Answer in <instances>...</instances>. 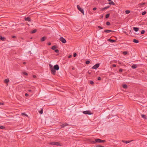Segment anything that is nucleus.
Wrapping results in <instances>:
<instances>
[{"label": "nucleus", "mask_w": 147, "mask_h": 147, "mask_svg": "<svg viewBox=\"0 0 147 147\" xmlns=\"http://www.w3.org/2000/svg\"><path fill=\"white\" fill-rule=\"evenodd\" d=\"M106 142L105 140H100L99 139L96 138L95 139V141H93L92 142L93 144H95L96 143H104Z\"/></svg>", "instance_id": "obj_1"}, {"label": "nucleus", "mask_w": 147, "mask_h": 147, "mask_svg": "<svg viewBox=\"0 0 147 147\" xmlns=\"http://www.w3.org/2000/svg\"><path fill=\"white\" fill-rule=\"evenodd\" d=\"M50 145H55L57 146H61V144L59 143L58 142H50L49 144Z\"/></svg>", "instance_id": "obj_2"}, {"label": "nucleus", "mask_w": 147, "mask_h": 147, "mask_svg": "<svg viewBox=\"0 0 147 147\" xmlns=\"http://www.w3.org/2000/svg\"><path fill=\"white\" fill-rule=\"evenodd\" d=\"M77 8L78 10L80 12H81L82 13L83 15H84V12L83 9L80 7V6L78 5H77Z\"/></svg>", "instance_id": "obj_3"}, {"label": "nucleus", "mask_w": 147, "mask_h": 147, "mask_svg": "<svg viewBox=\"0 0 147 147\" xmlns=\"http://www.w3.org/2000/svg\"><path fill=\"white\" fill-rule=\"evenodd\" d=\"M59 40L63 43H65L66 42V40L63 37H60Z\"/></svg>", "instance_id": "obj_4"}, {"label": "nucleus", "mask_w": 147, "mask_h": 147, "mask_svg": "<svg viewBox=\"0 0 147 147\" xmlns=\"http://www.w3.org/2000/svg\"><path fill=\"white\" fill-rule=\"evenodd\" d=\"M83 113L85 114H88V115H91L92 113H91V112L90 111H84L82 112Z\"/></svg>", "instance_id": "obj_5"}, {"label": "nucleus", "mask_w": 147, "mask_h": 147, "mask_svg": "<svg viewBox=\"0 0 147 147\" xmlns=\"http://www.w3.org/2000/svg\"><path fill=\"white\" fill-rule=\"evenodd\" d=\"M99 66V63H97L95 65L92 67V68L93 69H96Z\"/></svg>", "instance_id": "obj_6"}, {"label": "nucleus", "mask_w": 147, "mask_h": 147, "mask_svg": "<svg viewBox=\"0 0 147 147\" xmlns=\"http://www.w3.org/2000/svg\"><path fill=\"white\" fill-rule=\"evenodd\" d=\"M53 68L56 70H58L59 69V67L58 65L56 64L54 66Z\"/></svg>", "instance_id": "obj_7"}, {"label": "nucleus", "mask_w": 147, "mask_h": 147, "mask_svg": "<svg viewBox=\"0 0 147 147\" xmlns=\"http://www.w3.org/2000/svg\"><path fill=\"white\" fill-rule=\"evenodd\" d=\"M51 73L53 74V75H55L56 73V71L55 69H54L53 68H52L51 69Z\"/></svg>", "instance_id": "obj_8"}, {"label": "nucleus", "mask_w": 147, "mask_h": 147, "mask_svg": "<svg viewBox=\"0 0 147 147\" xmlns=\"http://www.w3.org/2000/svg\"><path fill=\"white\" fill-rule=\"evenodd\" d=\"M9 80L8 79H5L4 80V82L5 83L7 84V85L8 84L7 83L9 82Z\"/></svg>", "instance_id": "obj_9"}, {"label": "nucleus", "mask_w": 147, "mask_h": 147, "mask_svg": "<svg viewBox=\"0 0 147 147\" xmlns=\"http://www.w3.org/2000/svg\"><path fill=\"white\" fill-rule=\"evenodd\" d=\"M69 125L66 123H65L64 124H63L62 125H61V127L63 128L64 127H65L67 126L68 125Z\"/></svg>", "instance_id": "obj_10"}, {"label": "nucleus", "mask_w": 147, "mask_h": 147, "mask_svg": "<svg viewBox=\"0 0 147 147\" xmlns=\"http://www.w3.org/2000/svg\"><path fill=\"white\" fill-rule=\"evenodd\" d=\"M133 141V140H130L129 141H125L124 140H122V142H123L125 143L126 144H127V143L130 142H131V141Z\"/></svg>", "instance_id": "obj_11"}, {"label": "nucleus", "mask_w": 147, "mask_h": 147, "mask_svg": "<svg viewBox=\"0 0 147 147\" xmlns=\"http://www.w3.org/2000/svg\"><path fill=\"white\" fill-rule=\"evenodd\" d=\"M113 32V31H112L111 30H106L104 31V32L106 33H109L110 32Z\"/></svg>", "instance_id": "obj_12"}, {"label": "nucleus", "mask_w": 147, "mask_h": 147, "mask_svg": "<svg viewBox=\"0 0 147 147\" xmlns=\"http://www.w3.org/2000/svg\"><path fill=\"white\" fill-rule=\"evenodd\" d=\"M145 3H140V4H139L138 5V7H142V6L145 5Z\"/></svg>", "instance_id": "obj_13"}, {"label": "nucleus", "mask_w": 147, "mask_h": 147, "mask_svg": "<svg viewBox=\"0 0 147 147\" xmlns=\"http://www.w3.org/2000/svg\"><path fill=\"white\" fill-rule=\"evenodd\" d=\"M108 41L110 42H115L116 40H114L109 39H108Z\"/></svg>", "instance_id": "obj_14"}, {"label": "nucleus", "mask_w": 147, "mask_h": 147, "mask_svg": "<svg viewBox=\"0 0 147 147\" xmlns=\"http://www.w3.org/2000/svg\"><path fill=\"white\" fill-rule=\"evenodd\" d=\"M142 117L145 119H147V116L144 115H141Z\"/></svg>", "instance_id": "obj_15"}, {"label": "nucleus", "mask_w": 147, "mask_h": 147, "mask_svg": "<svg viewBox=\"0 0 147 147\" xmlns=\"http://www.w3.org/2000/svg\"><path fill=\"white\" fill-rule=\"evenodd\" d=\"M0 39L2 41H5V40L6 38H5L3 37L0 35Z\"/></svg>", "instance_id": "obj_16"}, {"label": "nucleus", "mask_w": 147, "mask_h": 147, "mask_svg": "<svg viewBox=\"0 0 147 147\" xmlns=\"http://www.w3.org/2000/svg\"><path fill=\"white\" fill-rule=\"evenodd\" d=\"M46 37L45 36L43 37L41 39V41L42 42H43L45 41L46 39Z\"/></svg>", "instance_id": "obj_17"}, {"label": "nucleus", "mask_w": 147, "mask_h": 147, "mask_svg": "<svg viewBox=\"0 0 147 147\" xmlns=\"http://www.w3.org/2000/svg\"><path fill=\"white\" fill-rule=\"evenodd\" d=\"M133 29L135 31L137 32L139 30V28L137 27H134Z\"/></svg>", "instance_id": "obj_18"}, {"label": "nucleus", "mask_w": 147, "mask_h": 147, "mask_svg": "<svg viewBox=\"0 0 147 147\" xmlns=\"http://www.w3.org/2000/svg\"><path fill=\"white\" fill-rule=\"evenodd\" d=\"M25 20L29 22L31 20L30 18L29 17H28L27 18H25Z\"/></svg>", "instance_id": "obj_19"}, {"label": "nucleus", "mask_w": 147, "mask_h": 147, "mask_svg": "<svg viewBox=\"0 0 147 147\" xmlns=\"http://www.w3.org/2000/svg\"><path fill=\"white\" fill-rule=\"evenodd\" d=\"M133 42L135 43H138L139 42V41L138 40L135 39H134L133 40Z\"/></svg>", "instance_id": "obj_20"}, {"label": "nucleus", "mask_w": 147, "mask_h": 147, "mask_svg": "<svg viewBox=\"0 0 147 147\" xmlns=\"http://www.w3.org/2000/svg\"><path fill=\"white\" fill-rule=\"evenodd\" d=\"M37 31V30L36 29H34L31 32V34H33L35 33Z\"/></svg>", "instance_id": "obj_21"}, {"label": "nucleus", "mask_w": 147, "mask_h": 147, "mask_svg": "<svg viewBox=\"0 0 147 147\" xmlns=\"http://www.w3.org/2000/svg\"><path fill=\"white\" fill-rule=\"evenodd\" d=\"M131 67L133 69H135L137 67V66L136 65H133Z\"/></svg>", "instance_id": "obj_22"}, {"label": "nucleus", "mask_w": 147, "mask_h": 147, "mask_svg": "<svg viewBox=\"0 0 147 147\" xmlns=\"http://www.w3.org/2000/svg\"><path fill=\"white\" fill-rule=\"evenodd\" d=\"M57 48V46L56 45L53 46L51 48V49L52 50H55V49Z\"/></svg>", "instance_id": "obj_23"}, {"label": "nucleus", "mask_w": 147, "mask_h": 147, "mask_svg": "<svg viewBox=\"0 0 147 147\" xmlns=\"http://www.w3.org/2000/svg\"><path fill=\"white\" fill-rule=\"evenodd\" d=\"M109 4L110 5H114L115 3L113 1H111L110 2Z\"/></svg>", "instance_id": "obj_24"}, {"label": "nucleus", "mask_w": 147, "mask_h": 147, "mask_svg": "<svg viewBox=\"0 0 147 147\" xmlns=\"http://www.w3.org/2000/svg\"><path fill=\"white\" fill-rule=\"evenodd\" d=\"M125 13L126 14H128L130 13V11L128 10H126L125 11Z\"/></svg>", "instance_id": "obj_25"}, {"label": "nucleus", "mask_w": 147, "mask_h": 147, "mask_svg": "<svg viewBox=\"0 0 147 147\" xmlns=\"http://www.w3.org/2000/svg\"><path fill=\"white\" fill-rule=\"evenodd\" d=\"M123 87L124 88H127V86L126 84H124L123 86Z\"/></svg>", "instance_id": "obj_26"}, {"label": "nucleus", "mask_w": 147, "mask_h": 147, "mask_svg": "<svg viewBox=\"0 0 147 147\" xmlns=\"http://www.w3.org/2000/svg\"><path fill=\"white\" fill-rule=\"evenodd\" d=\"M109 16H110V14L108 13V14H107L106 16V17H105L106 18H108L109 17Z\"/></svg>", "instance_id": "obj_27"}, {"label": "nucleus", "mask_w": 147, "mask_h": 147, "mask_svg": "<svg viewBox=\"0 0 147 147\" xmlns=\"http://www.w3.org/2000/svg\"><path fill=\"white\" fill-rule=\"evenodd\" d=\"M39 113L40 114H42L43 113V109H42L41 110L39 111Z\"/></svg>", "instance_id": "obj_28"}, {"label": "nucleus", "mask_w": 147, "mask_h": 147, "mask_svg": "<svg viewBox=\"0 0 147 147\" xmlns=\"http://www.w3.org/2000/svg\"><path fill=\"white\" fill-rule=\"evenodd\" d=\"M35 89V88L33 86L31 87V90H32V91H34Z\"/></svg>", "instance_id": "obj_29"}, {"label": "nucleus", "mask_w": 147, "mask_h": 147, "mask_svg": "<svg viewBox=\"0 0 147 147\" xmlns=\"http://www.w3.org/2000/svg\"><path fill=\"white\" fill-rule=\"evenodd\" d=\"M107 9L106 8V7H104V8H102L101 9V10L102 11H103L104 10H105V9Z\"/></svg>", "instance_id": "obj_30"}, {"label": "nucleus", "mask_w": 147, "mask_h": 147, "mask_svg": "<svg viewBox=\"0 0 147 147\" xmlns=\"http://www.w3.org/2000/svg\"><path fill=\"white\" fill-rule=\"evenodd\" d=\"M90 63V61H88H88H87L86 62V64H88Z\"/></svg>", "instance_id": "obj_31"}, {"label": "nucleus", "mask_w": 147, "mask_h": 147, "mask_svg": "<svg viewBox=\"0 0 147 147\" xmlns=\"http://www.w3.org/2000/svg\"><path fill=\"white\" fill-rule=\"evenodd\" d=\"M127 53V51H124L123 52V54H124V55H126Z\"/></svg>", "instance_id": "obj_32"}, {"label": "nucleus", "mask_w": 147, "mask_h": 147, "mask_svg": "<svg viewBox=\"0 0 147 147\" xmlns=\"http://www.w3.org/2000/svg\"><path fill=\"white\" fill-rule=\"evenodd\" d=\"M49 65V66H50V69H51L52 68H53V67L52 65H51V64H50Z\"/></svg>", "instance_id": "obj_33"}, {"label": "nucleus", "mask_w": 147, "mask_h": 147, "mask_svg": "<svg viewBox=\"0 0 147 147\" xmlns=\"http://www.w3.org/2000/svg\"><path fill=\"white\" fill-rule=\"evenodd\" d=\"M146 13V12L145 11H144L142 12V15H144Z\"/></svg>", "instance_id": "obj_34"}, {"label": "nucleus", "mask_w": 147, "mask_h": 147, "mask_svg": "<svg viewBox=\"0 0 147 147\" xmlns=\"http://www.w3.org/2000/svg\"><path fill=\"white\" fill-rule=\"evenodd\" d=\"M23 74L25 75H26V76L28 75V74L27 73H26V72H23Z\"/></svg>", "instance_id": "obj_35"}, {"label": "nucleus", "mask_w": 147, "mask_h": 147, "mask_svg": "<svg viewBox=\"0 0 147 147\" xmlns=\"http://www.w3.org/2000/svg\"><path fill=\"white\" fill-rule=\"evenodd\" d=\"M145 32V31L144 30H142L141 32V34H143Z\"/></svg>", "instance_id": "obj_36"}, {"label": "nucleus", "mask_w": 147, "mask_h": 147, "mask_svg": "<svg viewBox=\"0 0 147 147\" xmlns=\"http://www.w3.org/2000/svg\"><path fill=\"white\" fill-rule=\"evenodd\" d=\"M106 24L107 26H109L110 25V22H106Z\"/></svg>", "instance_id": "obj_37"}, {"label": "nucleus", "mask_w": 147, "mask_h": 147, "mask_svg": "<svg viewBox=\"0 0 147 147\" xmlns=\"http://www.w3.org/2000/svg\"><path fill=\"white\" fill-rule=\"evenodd\" d=\"M5 128V127L3 126H0V129H3Z\"/></svg>", "instance_id": "obj_38"}, {"label": "nucleus", "mask_w": 147, "mask_h": 147, "mask_svg": "<svg viewBox=\"0 0 147 147\" xmlns=\"http://www.w3.org/2000/svg\"><path fill=\"white\" fill-rule=\"evenodd\" d=\"M96 147H105L104 146H100V145H97L96 146Z\"/></svg>", "instance_id": "obj_39"}, {"label": "nucleus", "mask_w": 147, "mask_h": 147, "mask_svg": "<svg viewBox=\"0 0 147 147\" xmlns=\"http://www.w3.org/2000/svg\"><path fill=\"white\" fill-rule=\"evenodd\" d=\"M55 52L57 53H58L59 52V50L58 49H56L55 50Z\"/></svg>", "instance_id": "obj_40"}, {"label": "nucleus", "mask_w": 147, "mask_h": 147, "mask_svg": "<svg viewBox=\"0 0 147 147\" xmlns=\"http://www.w3.org/2000/svg\"><path fill=\"white\" fill-rule=\"evenodd\" d=\"M90 83L91 84H94V82L92 81H90Z\"/></svg>", "instance_id": "obj_41"}, {"label": "nucleus", "mask_w": 147, "mask_h": 147, "mask_svg": "<svg viewBox=\"0 0 147 147\" xmlns=\"http://www.w3.org/2000/svg\"><path fill=\"white\" fill-rule=\"evenodd\" d=\"M98 28H100V29H102L103 28L102 27H101V26H98Z\"/></svg>", "instance_id": "obj_42"}, {"label": "nucleus", "mask_w": 147, "mask_h": 147, "mask_svg": "<svg viewBox=\"0 0 147 147\" xmlns=\"http://www.w3.org/2000/svg\"><path fill=\"white\" fill-rule=\"evenodd\" d=\"M98 80H101V78L100 77H98Z\"/></svg>", "instance_id": "obj_43"}, {"label": "nucleus", "mask_w": 147, "mask_h": 147, "mask_svg": "<svg viewBox=\"0 0 147 147\" xmlns=\"http://www.w3.org/2000/svg\"><path fill=\"white\" fill-rule=\"evenodd\" d=\"M123 71V69H119V71L120 72H122Z\"/></svg>", "instance_id": "obj_44"}, {"label": "nucleus", "mask_w": 147, "mask_h": 147, "mask_svg": "<svg viewBox=\"0 0 147 147\" xmlns=\"http://www.w3.org/2000/svg\"><path fill=\"white\" fill-rule=\"evenodd\" d=\"M112 65L113 67H116V65L115 64H113Z\"/></svg>", "instance_id": "obj_45"}, {"label": "nucleus", "mask_w": 147, "mask_h": 147, "mask_svg": "<svg viewBox=\"0 0 147 147\" xmlns=\"http://www.w3.org/2000/svg\"><path fill=\"white\" fill-rule=\"evenodd\" d=\"M110 7V6L108 5V6L106 7V9H107L109 8V7Z\"/></svg>", "instance_id": "obj_46"}, {"label": "nucleus", "mask_w": 147, "mask_h": 147, "mask_svg": "<svg viewBox=\"0 0 147 147\" xmlns=\"http://www.w3.org/2000/svg\"><path fill=\"white\" fill-rule=\"evenodd\" d=\"M77 55V54L76 53H74V57H75Z\"/></svg>", "instance_id": "obj_47"}, {"label": "nucleus", "mask_w": 147, "mask_h": 147, "mask_svg": "<svg viewBox=\"0 0 147 147\" xmlns=\"http://www.w3.org/2000/svg\"><path fill=\"white\" fill-rule=\"evenodd\" d=\"M28 91L30 92H33L32 90L31 89L28 90Z\"/></svg>", "instance_id": "obj_48"}, {"label": "nucleus", "mask_w": 147, "mask_h": 147, "mask_svg": "<svg viewBox=\"0 0 147 147\" xmlns=\"http://www.w3.org/2000/svg\"><path fill=\"white\" fill-rule=\"evenodd\" d=\"M22 115H25L26 116H27H27H28L26 114H25V113H22Z\"/></svg>", "instance_id": "obj_49"}, {"label": "nucleus", "mask_w": 147, "mask_h": 147, "mask_svg": "<svg viewBox=\"0 0 147 147\" xmlns=\"http://www.w3.org/2000/svg\"><path fill=\"white\" fill-rule=\"evenodd\" d=\"M51 44V43L50 42H48V43H47V45H50Z\"/></svg>", "instance_id": "obj_50"}, {"label": "nucleus", "mask_w": 147, "mask_h": 147, "mask_svg": "<svg viewBox=\"0 0 147 147\" xmlns=\"http://www.w3.org/2000/svg\"><path fill=\"white\" fill-rule=\"evenodd\" d=\"M96 7H94L93 9V10L94 11V10H96Z\"/></svg>", "instance_id": "obj_51"}, {"label": "nucleus", "mask_w": 147, "mask_h": 147, "mask_svg": "<svg viewBox=\"0 0 147 147\" xmlns=\"http://www.w3.org/2000/svg\"><path fill=\"white\" fill-rule=\"evenodd\" d=\"M12 37L13 38H16V37L15 36H13Z\"/></svg>", "instance_id": "obj_52"}, {"label": "nucleus", "mask_w": 147, "mask_h": 147, "mask_svg": "<svg viewBox=\"0 0 147 147\" xmlns=\"http://www.w3.org/2000/svg\"><path fill=\"white\" fill-rule=\"evenodd\" d=\"M25 95L26 96H28V94L27 93H26L25 94Z\"/></svg>", "instance_id": "obj_53"}, {"label": "nucleus", "mask_w": 147, "mask_h": 147, "mask_svg": "<svg viewBox=\"0 0 147 147\" xmlns=\"http://www.w3.org/2000/svg\"><path fill=\"white\" fill-rule=\"evenodd\" d=\"M72 57V55H69V56H68V58H71V57Z\"/></svg>", "instance_id": "obj_54"}, {"label": "nucleus", "mask_w": 147, "mask_h": 147, "mask_svg": "<svg viewBox=\"0 0 147 147\" xmlns=\"http://www.w3.org/2000/svg\"><path fill=\"white\" fill-rule=\"evenodd\" d=\"M3 103L0 102V105H3Z\"/></svg>", "instance_id": "obj_55"}, {"label": "nucleus", "mask_w": 147, "mask_h": 147, "mask_svg": "<svg viewBox=\"0 0 147 147\" xmlns=\"http://www.w3.org/2000/svg\"><path fill=\"white\" fill-rule=\"evenodd\" d=\"M23 63L25 65V64H26V62H23Z\"/></svg>", "instance_id": "obj_56"}, {"label": "nucleus", "mask_w": 147, "mask_h": 147, "mask_svg": "<svg viewBox=\"0 0 147 147\" xmlns=\"http://www.w3.org/2000/svg\"><path fill=\"white\" fill-rule=\"evenodd\" d=\"M36 77V76H35V75H34V76H33V78H35Z\"/></svg>", "instance_id": "obj_57"}, {"label": "nucleus", "mask_w": 147, "mask_h": 147, "mask_svg": "<svg viewBox=\"0 0 147 147\" xmlns=\"http://www.w3.org/2000/svg\"><path fill=\"white\" fill-rule=\"evenodd\" d=\"M109 1H111V0H108Z\"/></svg>", "instance_id": "obj_58"}, {"label": "nucleus", "mask_w": 147, "mask_h": 147, "mask_svg": "<svg viewBox=\"0 0 147 147\" xmlns=\"http://www.w3.org/2000/svg\"><path fill=\"white\" fill-rule=\"evenodd\" d=\"M72 69H74V67H73L72 68Z\"/></svg>", "instance_id": "obj_59"}, {"label": "nucleus", "mask_w": 147, "mask_h": 147, "mask_svg": "<svg viewBox=\"0 0 147 147\" xmlns=\"http://www.w3.org/2000/svg\"><path fill=\"white\" fill-rule=\"evenodd\" d=\"M119 64H121V63H120V62H119Z\"/></svg>", "instance_id": "obj_60"}, {"label": "nucleus", "mask_w": 147, "mask_h": 147, "mask_svg": "<svg viewBox=\"0 0 147 147\" xmlns=\"http://www.w3.org/2000/svg\"><path fill=\"white\" fill-rule=\"evenodd\" d=\"M103 16H102V18H103Z\"/></svg>", "instance_id": "obj_61"}]
</instances>
